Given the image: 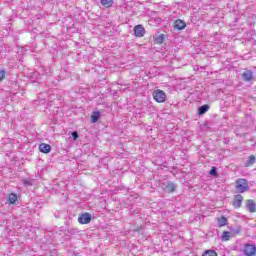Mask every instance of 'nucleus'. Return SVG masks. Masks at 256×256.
<instances>
[{
  "label": "nucleus",
  "instance_id": "14",
  "mask_svg": "<svg viewBox=\"0 0 256 256\" xmlns=\"http://www.w3.org/2000/svg\"><path fill=\"white\" fill-rule=\"evenodd\" d=\"M154 43L156 45H161L163 43V41H165V34H160L158 36H154Z\"/></svg>",
  "mask_w": 256,
  "mask_h": 256
},
{
  "label": "nucleus",
  "instance_id": "9",
  "mask_svg": "<svg viewBox=\"0 0 256 256\" xmlns=\"http://www.w3.org/2000/svg\"><path fill=\"white\" fill-rule=\"evenodd\" d=\"M246 209L249 213H256V203L254 200H247L246 201Z\"/></svg>",
  "mask_w": 256,
  "mask_h": 256
},
{
  "label": "nucleus",
  "instance_id": "18",
  "mask_svg": "<svg viewBox=\"0 0 256 256\" xmlns=\"http://www.w3.org/2000/svg\"><path fill=\"white\" fill-rule=\"evenodd\" d=\"M103 7L109 8L113 6V0H100Z\"/></svg>",
  "mask_w": 256,
  "mask_h": 256
},
{
  "label": "nucleus",
  "instance_id": "20",
  "mask_svg": "<svg viewBox=\"0 0 256 256\" xmlns=\"http://www.w3.org/2000/svg\"><path fill=\"white\" fill-rule=\"evenodd\" d=\"M202 256H217V252L215 250H206Z\"/></svg>",
  "mask_w": 256,
  "mask_h": 256
},
{
  "label": "nucleus",
  "instance_id": "16",
  "mask_svg": "<svg viewBox=\"0 0 256 256\" xmlns=\"http://www.w3.org/2000/svg\"><path fill=\"white\" fill-rule=\"evenodd\" d=\"M210 106L208 104H204L198 108V115H205L207 111H209Z\"/></svg>",
  "mask_w": 256,
  "mask_h": 256
},
{
  "label": "nucleus",
  "instance_id": "12",
  "mask_svg": "<svg viewBox=\"0 0 256 256\" xmlns=\"http://www.w3.org/2000/svg\"><path fill=\"white\" fill-rule=\"evenodd\" d=\"M39 152L40 153H51V145L49 144H45V143H41L39 145Z\"/></svg>",
  "mask_w": 256,
  "mask_h": 256
},
{
  "label": "nucleus",
  "instance_id": "25",
  "mask_svg": "<svg viewBox=\"0 0 256 256\" xmlns=\"http://www.w3.org/2000/svg\"><path fill=\"white\" fill-rule=\"evenodd\" d=\"M234 235H239L241 233V228H236L233 230Z\"/></svg>",
  "mask_w": 256,
  "mask_h": 256
},
{
  "label": "nucleus",
  "instance_id": "13",
  "mask_svg": "<svg viewBox=\"0 0 256 256\" xmlns=\"http://www.w3.org/2000/svg\"><path fill=\"white\" fill-rule=\"evenodd\" d=\"M255 163H256L255 155H250L245 162V167H251L255 165Z\"/></svg>",
  "mask_w": 256,
  "mask_h": 256
},
{
  "label": "nucleus",
  "instance_id": "6",
  "mask_svg": "<svg viewBox=\"0 0 256 256\" xmlns=\"http://www.w3.org/2000/svg\"><path fill=\"white\" fill-rule=\"evenodd\" d=\"M256 254V245L255 244H246L244 247V255L254 256Z\"/></svg>",
  "mask_w": 256,
  "mask_h": 256
},
{
  "label": "nucleus",
  "instance_id": "5",
  "mask_svg": "<svg viewBox=\"0 0 256 256\" xmlns=\"http://www.w3.org/2000/svg\"><path fill=\"white\" fill-rule=\"evenodd\" d=\"M242 80L245 83H249L251 81H255V73H253L252 70L245 69V71L242 73Z\"/></svg>",
  "mask_w": 256,
  "mask_h": 256
},
{
  "label": "nucleus",
  "instance_id": "19",
  "mask_svg": "<svg viewBox=\"0 0 256 256\" xmlns=\"http://www.w3.org/2000/svg\"><path fill=\"white\" fill-rule=\"evenodd\" d=\"M231 239V232L224 231L222 234V241H229Z\"/></svg>",
  "mask_w": 256,
  "mask_h": 256
},
{
  "label": "nucleus",
  "instance_id": "24",
  "mask_svg": "<svg viewBox=\"0 0 256 256\" xmlns=\"http://www.w3.org/2000/svg\"><path fill=\"white\" fill-rule=\"evenodd\" d=\"M72 138H73L74 141H77V139H79V132L73 131L72 132Z\"/></svg>",
  "mask_w": 256,
  "mask_h": 256
},
{
  "label": "nucleus",
  "instance_id": "7",
  "mask_svg": "<svg viewBox=\"0 0 256 256\" xmlns=\"http://www.w3.org/2000/svg\"><path fill=\"white\" fill-rule=\"evenodd\" d=\"M78 222L80 223V225H87L88 223H91V214L90 213L80 214L78 217Z\"/></svg>",
  "mask_w": 256,
  "mask_h": 256
},
{
  "label": "nucleus",
  "instance_id": "21",
  "mask_svg": "<svg viewBox=\"0 0 256 256\" xmlns=\"http://www.w3.org/2000/svg\"><path fill=\"white\" fill-rule=\"evenodd\" d=\"M6 76H7V70L5 69L0 70V83L5 80Z\"/></svg>",
  "mask_w": 256,
  "mask_h": 256
},
{
  "label": "nucleus",
  "instance_id": "15",
  "mask_svg": "<svg viewBox=\"0 0 256 256\" xmlns=\"http://www.w3.org/2000/svg\"><path fill=\"white\" fill-rule=\"evenodd\" d=\"M101 119V112L94 111L91 115V123H97Z\"/></svg>",
  "mask_w": 256,
  "mask_h": 256
},
{
  "label": "nucleus",
  "instance_id": "11",
  "mask_svg": "<svg viewBox=\"0 0 256 256\" xmlns=\"http://www.w3.org/2000/svg\"><path fill=\"white\" fill-rule=\"evenodd\" d=\"M243 203V196H241V194H237L234 197V201H233V207H235L236 209H239L241 207Z\"/></svg>",
  "mask_w": 256,
  "mask_h": 256
},
{
  "label": "nucleus",
  "instance_id": "22",
  "mask_svg": "<svg viewBox=\"0 0 256 256\" xmlns=\"http://www.w3.org/2000/svg\"><path fill=\"white\" fill-rule=\"evenodd\" d=\"M209 174H210L212 177H217V175H218L217 167L213 166V167L211 168Z\"/></svg>",
  "mask_w": 256,
  "mask_h": 256
},
{
  "label": "nucleus",
  "instance_id": "8",
  "mask_svg": "<svg viewBox=\"0 0 256 256\" xmlns=\"http://www.w3.org/2000/svg\"><path fill=\"white\" fill-rule=\"evenodd\" d=\"M134 35L135 37H144L145 36V27L143 25L138 24L134 27Z\"/></svg>",
  "mask_w": 256,
  "mask_h": 256
},
{
  "label": "nucleus",
  "instance_id": "3",
  "mask_svg": "<svg viewBox=\"0 0 256 256\" xmlns=\"http://www.w3.org/2000/svg\"><path fill=\"white\" fill-rule=\"evenodd\" d=\"M152 95L157 103H165L167 99V94L163 90H155Z\"/></svg>",
  "mask_w": 256,
  "mask_h": 256
},
{
  "label": "nucleus",
  "instance_id": "17",
  "mask_svg": "<svg viewBox=\"0 0 256 256\" xmlns=\"http://www.w3.org/2000/svg\"><path fill=\"white\" fill-rule=\"evenodd\" d=\"M227 225V217L222 216L218 218V227H225Z\"/></svg>",
  "mask_w": 256,
  "mask_h": 256
},
{
  "label": "nucleus",
  "instance_id": "10",
  "mask_svg": "<svg viewBox=\"0 0 256 256\" xmlns=\"http://www.w3.org/2000/svg\"><path fill=\"white\" fill-rule=\"evenodd\" d=\"M185 27H187V23L181 19H178L174 22V29H177V31H183Z\"/></svg>",
  "mask_w": 256,
  "mask_h": 256
},
{
  "label": "nucleus",
  "instance_id": "2",
  "mask_svg": "<svg viewBox=\"0 0 256 256\" xmlns=\"http://www.w3.org/2000/svg\"><path fill=\"white\" fill-rule=\"evenodd\" d=\"M161 188L166 193H173L177 191V184H174L172 181L166 180L161 183Z\"/></svg>",
  "mask_w": 256,
  "mask_h": 256
},
{
  "label": "nucleus",
  "instance_id": "1",
  "mask_svg": "<svg viewBox=\"0 0 256 256\" xmlns=\"http://www.w3.org/2000/svg\"><path fill=\"white\" fill-rule=\"evenodd\" d=\"M236 189L240 193H246V191H249V181L247 179L239 178L235 181Z\"/></svg>",
  "mask_w": 256,
  "mask_h": 256
},
{
  "label": "nucleus",
  "instance_id": "4",
  "mask_svg": "<svg viewBox=\"0 0 256 256\" xmlns=\"http://www.w3.org/2000/svg\"><path fill=\"white\" fill-rule=\"evenodd\" d=\"M6 201L9 205H19V202L21 201V194L16 193H10L8 194Z\"/></svg>",
  "mask_w": 256,
  "mask_h": 256
},
{
  "label": "nucleus",
  "instance_id": "23",
  "mask_svg": "<svg viewBox=\"0 0 256 256\" xmlns=\"http://www.w3.org/2000/svg\"><path fill=\"white\" fill-rule=\"evenodd\" d=\"M23 185L25 187H31V185H33V182L31 180H23Z\"/></svg>",
  "mask_w": 256,
  "mask_h": 256
}]
</instances>
